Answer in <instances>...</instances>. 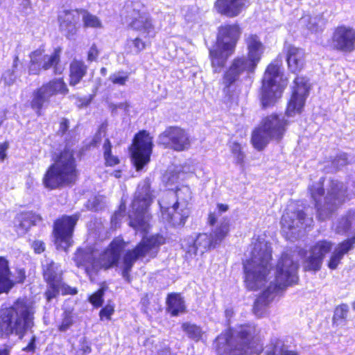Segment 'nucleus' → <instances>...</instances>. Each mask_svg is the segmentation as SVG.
<instances>
[{
    "mask_svg": "<svg viewBox=\"0 0 355 355\" xmlns=\"http://www.w3.org/2000/svg\"><path fill=\"white\" fill-rule=\"evenodd\" d=\"M33 302L27 298L18 299L12 306L1 310L0 335L8 337L15 335L21 339L34 325Z\"/></svg>",
    "mask_w": 355,
    "mask_h": 355,
    "instance_id": "f257e3e1",
    "label": "nucleus"
},
{
    "mask_svg": "<svg viewBox=\"0 0 355 355\" xmlns=\"http://www.w3.org/2000/svg\"><path fill=\"white\" fill-rule=\"evenodd\" d=\"M218 215L216 212L210 213L208 223L210 225H217L212 233L198 234L195 237L191 236L184 240L182 248L185 251V257L188 260H198L206 252L215 248L227 235L230 221L227 218H222L218 223Z\"/></svg>",
    "mask_w": 355,
    "mask_h": 355,
    "instance_id": "f03ea898",
    "label": "nucleus"
},
{
    "mask_svg": "<svg viewBox=\"0 0 355 355\" xmlns=\"http://www.w3.org/2000/svg\"><path fill=\"white\" fill-rule=\"evenodd\" d=\"M271 253L270 246L266 241L254 243L251 258L244 263L245 282L249 289L257 290L265 286L270 268Z\"/></svg>",
    "mask_w": 355,
    "mask_h": 355,
    "instance_id": "7ed1b4c3",
    "label": "nucleus"
},
{
    "mask_svg": "<svg viewBox=\"0 0 355 355\" xmlns=\"http://www.w3.org/2000/svg\"><path fill=\"white\" fill-rule=\"evenodd\" d=\"M255 328L251 325H241L230 329L216 338L218 355H249L256 353L252 338Z\"/></svg>",
    "mask_w": 355,
    "mask_h": 355,
    "instance_id": "20e7f679",
    "label": "nucleus"
},
{
    "mask_svg": "<svg viewBox=\"0 0 355 355\" xmlns=\"http://www.w3.org/2000/svg\"><path fill=\"white\" fill-rule=\"evenodd\" d=\"M78 171L73 151L64 148L54 158L43 179L44 184L51 189L75 183Z\"/></svg>",
    "mask_w": 355,
    "mask_h": 355,
    "instance_id": "39448f33",
    "label": "nucleus"
},
{
    "mask_svg": "<svg viewBox=\"0 0 355 355\" xmlns=\"http://www.w3.org/2000/svg\"><path fill=\"white\" fill-rule=\"evenodd\" d=\"M308 189L311 198L315 201V206L320 220L327 218L347 198V189L345 184L335 180L331 182L327 193L324 197L323 200L321 199L324 193L322 179L317 182L309 184Z\"/></svg>",
    "mask_w": 355,
    "mask_h": 355,
    "instance_id": "423d86ee",
    "label": "nucleus"
},
{
    "mask_svg": "<svg viewBox=\"0 0 355 355\" xmlns=\"http://www.w3.org/2000/svg\"><path fill=\"white\" fill-rule=\"evenodd\" d=\"M241 31L238 24H225L218 29L217 44L209 50V56L214 73H218L234 51Z\"/></svg>",
    "mask_w": 355,
    "mask_h": 355,
    "instance_id": "0eeeda50",
    "label": "nucleus"
},
{
    "mask_svg": "<svg viewBox=\"0 0 355 355\" xmlns=\"http://www.w3.org/2000/svg\"><path fill=\"white\" fill-rule=\"evenodd\" d=\"M148 180L139 184L132 202V211L129 214L130 225L136 231L146 232L150 227V214L148 212L153 198Z\"/></svg>",
    "mask_w": 355,
    "mask_h": 355,
    "instance_id": "6e6552de",
    "label": "nucleus"
},
{
    "mask_svg": "<svg viewBox=\"0 0 355 355\" xmlns=\"http://www.w3.org/2000/svg\"><path fill=\"white\" fill-rule=\"evenodd\" d=\"M283 76L281 63L275 61L268 65L262 80L261 101L263 107L270 106L281 97L287 85V79Z\"/></svg>",
    "mask_w": 355,
    "mask_h": 355,
    "instance_id": "1a4fd4ad",
    "label": "nucleus"
},
{
    "mask_svg": "<svg viewBox=\"0 0 355 355\" xmlns=\"http://www.w3.org/2000/svg\"><path fill=\"white\" fill-rule=\"evenodd\" d=\"M163 236L156 234L149 238H143L138 245L132 250L128 251L123 260L122 275L127 280L130 281V272L138 259H146L149 261L156 257L159 247L164 244Z\"/></svg>",
    "mask_w": 355,
    "mask_h": 355,
    "instance_id": "9d476101",
    "label": "nucleus"
},
{
    "mask_svg": "<svg viewBox=\"0 0 355 355\" xmlns=\"http://www.w3.org/2000/svg\"><path fill=\"white\" fill-rule=\"evenodd\" d=\"M295 252L282 253L276 265L275 277L270 282L272 291H283L286 287L297 282L298 279V259Z\"/></svg>",
    "mask_w": 355,
    "mask_h": 355,
    "instance_id": "9b49d317",
    "label": "nucleus"
},
{
    "mask_svg": "<svg viewBox=\"0 0 355 355\" xmlns=\"http://www.w3.org/2000/svg\"><path fill=\"white\" fill-rule=\"evenodd\" d=\"M287 121L284 117L272 114L266 117L263 124L252 135V143L258 150L263 149L270 139L280 140L285 132Z\"/></svg>",
    "mask_w": 355,
    "mask_h": 355,
    "instance_id": "f8f14e48",
    "label": "nucleus"
},
{
    "mask_svg": "<svg viewBox=\"0 0 355 355\" xmlns=\"http://www.w3.org/2000/svg\"><path fill=\"white\" fill-rule=\"evenodd\" d=\"M42 269L44 279L48 285L45 295L49 302L56 297L60 291L62 294L74 295L77 293L76 288L62 282V270L59 264L46 259L42 264Z\"/></svg>",
    "mask_w": 355,
    "mask_h": 355,
    "instance_id": "ddd939ff",
    "label": "nucleus"
},
{
    "mask_svg": "<svg viewBox=\"0 0 355 355\" xmlns=\"http://www.w3.org/2000/svg\"><path fill=\"white\" fill-rule=\"evenodd\" d=\"M162 219L173 227H179L184 225L189 216V207L178 205L175 202L173 191H168L164 193L159 200Z\"/></svg>",
    "mask_w": 355,
    "mask_h": 355,
    "instance_id": "4468645a",
    "label": "nucleus"
},
{
    "mask_svg": "<svg viewBox=\"0 0 355 355\" xmlns=\"http://www.w3.org/2000/svg\"><path fill=\"white\" fill-rule=\"evenodd\" d=\"M68 92L62 78L51 80L33 92L31 107L37 116H41L42 110L48 106L51 97L57 94H67Z\"/></svg>",
    "mask_w": 355,
    "mask_h": 355,
    "instance_id": "2eb2a0df",
    "label": "nucleus"
},
{
    "mask_svg": "<svg viewBox=\"0 0 355 355\" xmlns=\"http://www.w3.org/2000/svg\"><path fill=\"white\" fill-rule=\"evenodd\" d=\"M126 10L129 25L134 30L139 32L144 38L155 35V27L148 13L144 12L143 5L139 2H131L127 4Z\"/></svg>",
    "mask_w": 355,
    "mask_h": 355,
    "instance_id": "dca6fc26",
    "label": "nucleus"
},
{
    "mask_svg": "<svg viewBox=\"0 0 355 355\" xmlns=\"http://www.w3.org/2000/svg\"><path fill=\"white\" fill-rule=\"evenodd\" d=\"M158 143L175 151H183L191 146L189 133L179 126H169L158 137Z\"/></svg>",
    "mask_w": 355,
    "mask_h": 355,
    "instance_id": "f3484780",
    "label": "nucleus"
},
{
    "mask_svg": "<svg viewBox=\"0 0 355 355\" xmlns=\"http://www.w3.org/2000/svg\"><path fill=\"white\" fill-rule=\"evenodd\" d=\"M153 140L149 134L141 131L135 137L132 148V160L137 171H140L150 161Z\"/></svg>",
    "mask_w": 355,
    "mask_h": 355,
    "instance_id": "a211bd4d",
    "label": "nucleus"
},
{
    "mask_svg": "<svg viewBox=\"0 0 355 355\" xmlns=\"http://www.w3.org/2000/svg\"><path fill=\"white\" fill-rule=\"evenodd\" d=\"M79 218L78 214L71 216H64L55 221L53 232L55 243L58 248L67 250L71 245L73 228Z\"/></svg>",
    "mask_w": 355,
    "mask_h": 355,
    "instance_id": "6ab92c4d",
    "label": "nucleus"
},
{
    "mask_svg": "<svg viewBox=\"0 0 355 355\" xmlns=\"http://www.w3.org/2000/svg\"><path fill=\"white\" fill-rule=\"evenodd\" d=\"M303 209L294 208L290 205L281 220L283 231H290L292 234L300 231V229L306 228L311 225L313 219L309 217Z\"/></svg>",
    "mask_w": 355,
    "mask_h": 355,
    "instance_id": "aec40b11",
    "label": "nucleus"
},
{
    "mask_svg": "<svg viewBox=\"0 0 355 355\" xmlns=\"http://www.w3.org/2000/svg\"><path fill=\"white\" fill-rule=\"evenodd\" d=\"M294 85L293 94L288 103L286 112L287 117H292L296 114L301 113L306 98L309 95L310 86L305 78H295Z\"/></svg>",
    "mask_w": 355,
    "mask_h": 355,
    "instance_id": "412c9836",
    "label": "nucleus"
},
{
    "mask_svg": "<svg viewBox=\"0 0 355 355\" xmlns=\"http://www.w3.org/2000/svg\"><path fill=\"white\" fill-rule=\"evenodd\" d=\"M256 67L257 65L246 57L234 58L223 77L224 92L227 93L230 87L239 80L241 74L252 72Z\"/></svg>",
    "mask_w": 355,
    "mask_h": 355,
    "instance_id": "4be33fe9",
    "label": "nucleus"
},
{
    "mask_svg": "<svg viewBox=\"0 0 355 355\" xmlns=\"http://www.w3.org/2000/svg\"><path fill=\"white\" fill-rule=\"evenodd\" d=\"M26 279V272L23 268H17L12 274L9 268L8 261L0 257V293H8L17 284H21Z\"/></svg>",
    "mask_w": 355,
    "mask_h": 355,
    "instance_id": "5701e85b",
    "label": "nucleus"
},
{
    "mask_svg": "<svg viewBox=\"0 0 355 355\" xmlns=\"http://www.w3.org/2000/svg\"><path fill=\"white\" fill-rule=\"evenodd\" d=\"M125 247V243L121 238L114 239L109 247L99 256L96 261L101 269H108L118 263L121 252Z\"/></svg>",
    "mask_w": 355,
    "mask_h": 355,
    "instance_id": "b1692460",
    "label": "nucleus"
},
{
    "mask_svg": "<svg viewBox=\"0 0 355 355\" xmlns=\"http://www.w3.org/2000/svg\"><path fill=\"white\" fill-rule=\"evenodd\" d=\"M73 261L77 267L83 268L89 276L99 271L100 265L96 261V252L90 248H78L73 254Z\"/></svg>",
    "mask_w": 355,
    "mask_h": 355,
    "instance_id": "393cba45",
    "label": "nucleus"
},
{
    "mask_svg": "<svg viewBox=\"0 0 355 355\" xmlns=\"http://www.w3.org/2000/svg\"><path fill=\"white\" fill-rule=\"evenodd\" d=\"M331 248L332 243L329 241H320L317 242L311 248L310 254L304 262V270L309 271L319 270L324 255L331 250Z\"/></svg>",
    "mask_w": 355,
    "mask_h": 355,
    "instance_id": "a878e982",
    "label": "nucleus"
},
{
    "mask_svg": "<svg viewBox=\"0 0 355 355\" xmlns=\"http://www.w3.org/2000/svg\"><path fill=\"white\" fill-rule=\"evenodd\" d=\"M334 47L343 52H352L355 48V31L346 26L338 27L332 37Z\"/></svg>",
    "mask_w": 355,
    "mask_h": 355,
    "instance_id": "bb28decb",
    "label": "nucleus"
},
{
    "mask_svg": "<svg viewBox=\"0 0 355 355\" xmlns=\"http://www.w3.org/2000/svg\"><path fill=\"white\" fill-rule=\"evenodd\" d=\"M80 14L78 10H65L59 15L60 31L67 37H73L79 27Z\"/></svg>",
    "mask_w": 355,
    "mask_h": 355,
    "instance_id": "cd10ccee",
    "label": "nucleus"
},
{
    "mask_svg": "<svg viewBox=\"0 0 355 355\" xmlns=\"http://www.w3.org/2000/svg\"><path fill=\"white\" fill-rule=\"evenodd\" d=\"M247 3L248 0H216L214 7L218 13L234 17L241 12Z\"/></svg>",
    "mask_w": 355,
    "mask_h": 355,
    "instance_id": "c85d7f7f",
    "label": "nucleus"
},
{
    "mask_svg": "<svg viewBox=\"0 0 355 355\" xmlns=\"http://www.w3.org/2000/svg\"><path fill=\"white\" fill-rule=\"evenodd\" d=\"M286 61L289 69L293 73L300 71L304 64V52L303 49L288 45L286 47Z\"/></svg>",
    "mask_w": 355,
    "mask_h": 355,
    "instance_id": "c756f323",
    "label": "nucleus"
},
{
    "mask_svg": "<svg viewBox=\"0 0 355 355\" xmlns=\"http://www.w3.org/2000/svg\"><path fill=\"white\" fill-rule=\"evenodd\" d=\"M248 49V58L256 65L259 63L264 51V46L257 35H249L245 37Z\"/></svg>",
    "mask_w": 355,
    "mask_h": 355,
    "instance_id": "7c9ffc66",
    "label": "nucleus"
},
{
    "mask_svg": "<svg viewBox=\"0 0 355 355\" xmlns=\"http://www.w3.org/2000/svg\"><path fill=\"white\" fill-rule=\"evenodd\" d=\"M279 293L277 291H272V284L267 286L266 290L254 302L253 307L254 314L258 317H261L265 313L268 304L273 300L275 295Z\"/></svg>",
    "mask_w": 355,
    "mask_h": 355,
    "instance_id": "2f4dec72",
    "label": "nucleus"
},
{
    "mask_svg": "<svg viewBox=\"0 0 355 355\" xmlns=\"http://www.w3.org/2000/svg\"><path fill=\"white\" fill-rule=\"evenodd\" d=\"M60 52L61 51L60 49H55L52 54L44 55L41 51L40 61L42 64V69L47 70L53 67L55 74L61 73L63 71V67L59 64Z\"/></svg>",
    "mask_w": 355,
    "mask_h": 355,
    "instance_id": "473e14b6",
    "label": "nucleus"
},
{
    "mask_svg": "<svg viewBox=\"0 0 355 355\" xmlns=\"http://www.w3.org/2000/svg\"><path fill=\"white\" fill-rule=\"evenodd\" d=\"M41 217L32 212L20 214L17 220V231L19 234H24L32 226L41 220Z\"/></svg>",
    "mask_w": 355,
    "mask_h": 355,
    "instance_id": "72a5a7b5",
    "label": "nucleus"
},
{
    "mask_svg": "<svg viewBox=\"0 0 355 355\" xmlns=\"http://www.w3.org/2000/svg\"><path fill=\"white\" fill-rule=\"evenodd\" d=\"M87 66L83 62L73 60L70 64V81L69 85L75 86L80 82L86 74Z\"/></svg>",
    "mask_w": 355,
    "mask_h": 355,
    "instance_id": "f704fd0d",
    "label": "nucleus"
},
{
    "mask_svg": "<svg viewBox=\"0 0 355 355\" xmlns=\"http://www.w3.org/2000/svg\"><path fill=\"white\" fill-rule=\"evenodd\" d=\"M166 304L167 310L173 316H176L184 311V302L180 294L172 293L168 295Z\"/></svg>",
    "mask_w": 355,
    "mask_h": 355,
    "instance_id": "c9c22d12",
    "label": "nucleus"
},
{
    "mask_svg": "<svg viewBox=\"0 0 355 355\" xmlns=\"http://www.w3.org/2000/svg\"><path fill=\"white\" fill-rule=\"evenodd\" d=\"M355 210L349 211L348 214L337 221L335 230L338 234H345L350 229L355 230V216H352Z\"/></svg>",
    "mask_w": 355,
    "mask_h": 355,
    "instance_id": "e433bc0d",
    "label": "nucleus"
},
{
    "mask_svg": "<svg viewBox=\"0 0 355 355\" xmlns=\"http://www.w3.org/2000/svg\"><path fill=\"white\" fill-rule=\"evenodd\" d=\"M266 355H299L295 350L286 347L282 341L276 340L266 350Z\"/></svg>",
    "mask_w": 355,
    "mask_h": 355,
    "instance_id": "4c0bfd02",
    "label": "nucleus"
},
{
    "mask_svg": "<svg viewBox=\"0 0 355 355\" xmlns=\"http://www.w3.org/2000/svg\"><path fill=\"white\" fill-rule=\"evenodd\" d=\"M175 196V202L178 205L189 207V201L191 200V191L189 187L182 186L178 188L175 192H173Z\"/></svg>",
    "mask_w": 355,
    "mask_h": 355,
    "instance_id": "58836bf2",
    "label": "nucleus"
},
{
    "mask_svg": "<svg viewBox=\"0 0 355 355\" xmlns=\"http://www.w3.org/2000/svg\"><path fill=\"white\" fill-rule=\"evenodd\" d=\"M301 23L306 24L307 28L312 32H317L322 30L324 26V19L321 15L313 17H304L301 19Z\"/></svg>",
    "mask_w": 355,
    "mask_h": 355,
    "instance_id": "ea45409f",
    "label": "nucleus"
},
{
    "mask_svg": "<svg viewBox=\"0 0 355 355\" xmlns=\"http://www.w3.org/2000/svg\"><path fill=\"white\" fill-rule=\"evenodd\" d=\"M182 329L187 336L196 342L202 339L204 331L200 326L191 322H184L182 324Z\"/></svg>",
    "mask_w": 355,
    "mask_h": 355,
    "instance_id": "a19ab883",
    "label": "nucleus"
},
{
    "mask_svg": "<svg viewBox=\"0 0 355 355\" xmlns=\"http://www.w3.org/2000/svg\"><path fill=\"white\" fill-rule=\"evenodd\" d=\"M103 148L105 165L108 166H114L119 164L120 160L117 156L112 155L111 142L108 139H105Z\"/></svg>",
    "mask_w": 355,
    "mask_h": 355,
    "instance_id": "79ce46f5",
    "label": "nucleus"
},
{
    "mask_svg": "<svg viewBox=\"0 0 355 355\" xmlns=\"http://www.w3.org/2000/svg\"><path fill=\"white\" fill-rule=\"evenodd\" d=\"M80 17H82V19L83 21L84 27L85 28H101V22L99 19L94 15L88 12L85 10H79Z\"/></svg>",
    "mask_w": 355,
    "mask_h": 355,
    "instance_id": "37998d69",
    "label": "nucleus"
},
{
    "mask_svg": "<svg viewBox=\"0 0 355 355\" xmlns=\"http://www.w3.org/2000/svg\"><path fill=\"white\" fill-rule=\"evenodd\" d=\"M41 57V51L37 50L33 52L31 55V63L28 69V71L30 74H38L40 69L42 68V64L40 61V58Z\"/></svg>",
    "mask_w": 355,
    "mask_h": 355,
    "instance_id": "c03bdc74",
    "label": "nucleus"
},
{
    "mask_svg": "<svg viewBox=\"0 0 355 355\" xmlns=\"http://www.w3.org/2000/svg\"><path fill=\"white\" fill-rule=\"evenodd\" d=\"M127 46L130 49V51L133 53H139L145 49L146 42L143 41L141 38L137 37L134 40H128Z\"/></svg>",
    "mask_w": 355,
    "mask_h": 355,
    "instance_id": "a18cd8bd",
    "label": "nucleus"
},
{
    "mask_svg": "<svg viewBox=\"0 0 355 355\" xmlns=\"http://www.w3.org/2000/svg\"><path fill=\"white\" fill-rule=\"evenodd\" d=\"M230 150L236 160V163L243 165L245 159V154L241 146L237 142H233L230 146Z\"/></svg>",
    "mask_w": 355,
    "mask_h": 355,
    "instance_id": "49530a36",
    "label": "nucleus"
},
{
    "mask_svg": "<svg viewBox=\"0 0 355 355\" xmlns=\"http://www.w3.org/2000/svg\"><path fill=\"white\" fill-rule=\"evenodd\" d=\"M129 76L128 73L124 71H119L112 74L109 79L114 85L123 86L128 80Z\"/></svg>",
    "mask_w": 355,
    "mask_h": 355,
    "instance_id": "de8ad7c7",
    "label": "nucleus"
},
{
    "mask_svg": "<svg viewBox=\"0 0 355 355\" xmlns=\"http://www.w3.org/2000/svg\"><path fill=\"white\" fill-rule=\"evenodd\" d=\"M73 320L71 313L69 311H64L62 315L61 324L58 327L59 331L62 332L67 331L73 324Z\"/></svg>",
    "mask_w": 355,
    "mask_h": 355,
    "instance_id": "09e8293b",
    "label": "nucleus"
},
{
    "mask_svg": "<svg viewBox=\"0 0 355 355\" xmlns=\"http://www.w3.org/2000/svg\"><path fill=\"white\" fill-rule=\"evenodd\" d=\"M349 311V307L347 304H341L337 306L334 311L333 320L336 322L339 320L345 319Z\"/></svg>",
    "mask_w": 355,
    "mask_h": 355,
    "instance_id": "8fccbe9b",
    "label": "nucleus"
},
{
    "mask_svg": "<svg viewBox=\"0 0 355 355\" xmlns=\"http://www.w3.org/2000/svg\"><path fill=\"white\" fill-rule=\"evenodd\" d=\"M17 78V76L14 69H8L3 73L1 79L5 85L10 86L16 82Z\"/></svg>",
    "mask_w": 355,
    "mask_h": 355,
    "instance_id": "3c124183",
    "label": "nucleus"
},
{
    "mask_svg": "<svg viewBox=\"0 0 355 355\" xmlns=\"http://www.w3.org/2000/svg\"><path fill=\"white\" fill-rule=\"evenodd\" d=\"M104 292V288H100L98 291H97L95 293H94L89 297V302L96 307L102 306Z\"/></svg>",
    "mask_w": 355,
    "mask_h": 355,
    "instance_id": "603ef678",
    "label": "nucleus"
},
{
    "mask_svg": "<svg viewBox=\"0 0 355 355\" xmlns=\"http://www.w3.org/2000/svg\"><path fill=\"white\" fill-rule=\"evenodd\" d=\"M125 211V205L124 203H121L119 209L114 212L111 218V223L112 225H114L115 227H116L119 221L121 220L123 217H124Z\"/></svg>",
    "mask_w": 355,
    "mask_h": 355,
    "instance_id": "864d4df0",
    "label": "nucleus"
},
{
    "mask_svg": "<svg viewBox=\"0 0 355 355\" xmlns=\"http://www.w3.org/2000/svg\"><path fill=\"white\" fill-rule=\"evenodd\" d=\"M347 164V157L345 153L338 155L332 162L334 167L339 168Z\"/></svg>",
    "mask_w": 355,
    "mask_h": 355,
    "instance_id": "5fc2aeb1",
    "label": "nucleus"
},
{
    "mask_svg": "<svg viewBox=\"0 0 355 355\" xmlns=\"http://www.w3.org/2000/svg\"><path fill=\"white\" fill-rule=\"evenodd\" d=\"M114 306L112 305L107 304L100 311L101 318L102 319L103 318L105 317L107 319L110 320V316L114 313Z\"/></svg>",
    "mask_w": 355,
    "mask_h": 355,
    "instance_id": "6e6d98bb",
    "label": "nucleus"
},
{
    "mask_svg": "<svg viewBox=\"0 0 355 355\" xmlns=\"http://www.w3.org/2000/svg\"><path fill=\"white\" fill-rule=\"evenodd\" d=\"M99 54V51L95 44H93L87 53V60L89 62L95 61Z\"/></svg>",
    "mask_w": 355,
    "mask_h": 355,
    "instance_id": "4d7b16f0",
    "label": "nucleus"
},
{
    "mask_svg": "<svg viewBox=\"0 0 355 355\" xmlns=\"http://www.w3.org/2000/svg\"><path fill=\"white\" fill-rule=\"evenodd\" d=\"M102 200L103 199L99 198H94L92 201L89 202V207L94 210L101 209L103 206Z\"/></svg>",
    "mask_w": 355,
    "mask_h": 355,
    "instance_id": "13d9d810",
    "label": "nucleus"
},
{
    "mask_svg": "<svg viewBox=\"0 0 355 355\" xmlns=\"http://www.w3.org/2000/svg\"><path fill=\"white\" fill-rule=\"evenodd\" d=\"M33 248L36 253L40 254L44 250V244L42 241H36L33 243Z\"/></svg>",
    "mask_w": 355,
    "mask_h": 355,
    "instance_id": "bf43d9fd",
    "label": "nucleus"
},
{
    "mask_svg": "<svg viewBox=\"0 0 355 355\" xmlns=\"http://www.w3.org/2000/svg\"><path fill=\"white\" fill-rule=\"evenodd\" d=\"M8 148V144L5 142L0 144V160L3 161L6 157V150Z\"/></svg>",
    "mask_w": 355,
    "mask_h": 355,
    "instance_id": "052dcab7",
    "label": "nucleus"
},
{
    "mask_svg": "<svg viewBox=\"0 0 355 355\" xmlns=\"http://www.w3.org/2000/svg\"><path fill=\"white\" fill-rule=\"evenodd\" d=\"M69 128V121L67 119H62L60 124L59 132L64 135Z\"/></svg>",
    "mask_w": 355,
    "mask_h": 355,
    "instance_id": "680f3d73",
    "label": "nucleus"
},
{
    "mask_svg": "<svg viewBox=\"0 0 355 355\" xmlns=\"http://www.w3.org/2000/svg\"><path fill=\"white\" fill-rule=\"evenodd\" d=\"M217 208H218V213L221 214L223 212L227 211L228 210V209H229V207H228L227 205L218 203L217 205Z\"/></svg>",
    "mask_w": 355,
    "mask_h": 355,
    "instance_id": "e2e57ef3",
    "label": "nucleus"
},
{
    "mask_svg": "<svg viewBox=\"0 0 355 355\" xmlns=\"http://www.w3.org/2000/svg\"><path fill=\"white\" fill-rule=\"evenodd\" d=\"M80 349L83 351L84 354H89L92 351L91 347L86 344H83Z\"/></svg>",
    "mask_w": 355,
    "mask_h": 355,
    "instance_id": "0e129e2a",
    "label": "nucleus"
},
{
    "mask_svg": "<svg viewBox=\"0 0 355 355\" xmlns=\"http://www.w3.org/2000/svg\"><path fill=\"white\" fill-rule=\"evenodd\" d=\"M18 60H19V57L18 55H16L15 57V59H14V61H13V64H12V69H14L15 71V69L17 67V64H18Z\"/></svg>",
    "mask_w": 355,
    "mask_h": 355,
    "instance_id": "69168bd1",
    "label": "nucleus"
},
{
    "mask_svg": "<svg viewBox=\"0 0 355 355\" xmlns=\"http://www.w3.org/2000/svg\"><path fill=\"white\" fill-rule=\"evenodd\" d=\"M159 355H171V353L169 349H164L159 353Z\"/></svg>",
    "mask_w": 355,
    "mask_h": 355,
    "instance_id": "338daca9",
    "label": "nucleus"
},
{
    "mask_svg": "<svg viewBox=\"0 0 355 355\" xmlns=\"http://www.w3.org/2000/svg\"><path fill=\"white\" fill-rule=\"evenodd\" d=\"M0 355H9V351L7 349L0 350Z\"/></svg>",
    "mask_w": 355,
    "mask_h": 355,
    "instance_id": "774afa93",
    "label": "nucleus"
}]
</instances>
